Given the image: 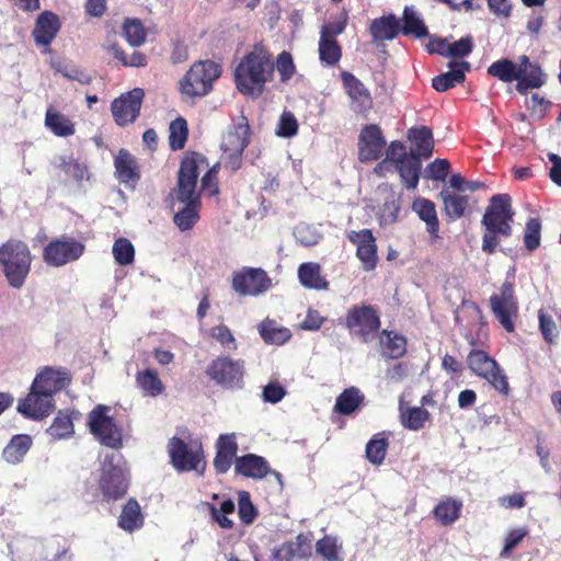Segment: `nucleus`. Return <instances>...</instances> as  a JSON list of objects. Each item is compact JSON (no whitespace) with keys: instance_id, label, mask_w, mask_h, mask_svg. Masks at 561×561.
<instances>
[{"instance_id":"1","label":"nucleus","mask_w":561,"mask_h":561,"mask_svg":"<svg viewBox=\"0 0 561 561\" xmlns=\"http://www.w3.org/2000/svg\"><path fill=\"white\" fill-rule=\"evenodd\" d=\"M207 165L206 158L195 152L186 156L181 162L176 186L170 195L174 209L173 221L182 231L191 229L199 219L202 202L197 179L201 168Z\"/></svg>"},{"instance_id":"2","label":"nucleus","mask_w":561,"mask_h":561,"mask_svg":"<svg viewBox=\"0 0 561 561\" xmlns=\"http://www.w3.org/2000/svg\"><path fill=\"white\" fill-rule=\"evenodd\" d=\"M273 73L272 55L263 46L256 45L241 59L234 70L237 89L244 95L257 98L263 93Z\"/></svg>"},{"instance_id":"3","label":"nucleus","mask_w":561,"mask_h":561,"mask_svg":"<svg viewBox=\"0 0 561 561\" xmlns=\"http://www.w3.org/2000/svg\"><path fill=\"white\" fill-rule=\"evenodd\" d=\"M514 215L508 194L493 195L481 220L484 227L482 245H497L503 238L510 237Z\"/></svg>"},{"instance_id":"4","label":"nucleus","mask_w":561,"mask_h":561,"mask_svg":"<svg viewBox=\"0 0 561 561\" xmlns=\"http://www.w3.org/2000/svg\"><path fill=\"white\" fill-rule=\"evenodd\" d=\"M251 128L244 115L239 116L222 136L220 148L222 150L224 165L237 171L242 164V153L250 142Z\"/></svg>"},{"instance_id":"5","label":"nucleus","mask_w":561,"mask_h":561,"mask_svg":"<svg viewBox=\"0 0 561 561\" xmlns=\"http://www.w3.org/2000/svg\"><path fill=\"white\" fill-rule=\"evenodd\" d=\"M221 76V66L213 60L196 61L180 81L182 94L188 98L207 95Z\"/></svg>"},{"instance_id":"6","label":"nucleus","mask_w":561,"mask_h":561,"mask_svg":"<svg viewBox=\"0 0 561 561\" xmlns=\"http://www.w3.org/2000/svg\"><path fill=\"white\" fill-rule=\"evenodd\" d=\"M471 371L485 379L496 391L507 396L510 386L507 377L497 362L481 348H471L467 357Z\"/></svg>"},{"instance_id":"7","label":"nucleus","mask_w":561,"mask_h":561,"mask_svg":"<svg viewBox=\"0 0 561 561\" xmlns=\"http://www.w3.org/2000/svg\"><path fill=\"white\" fill-rule=\"evenodd\" d=\"M456 322L463 330L462 335L472 348L484 346L489 340V328L482 309L476 302L463 304Z\"/></svg>"},{"instance_id":"8","label":"nucleus","mask_w":561,"mask_h":561,"mask_svg":"<svg viewBox=\"0 0 561 561\" xmlns=\"http://www.w3.org/2000/svg\"><path fill=\"white\" fill-rule=\"evenodd\" d=\"M205 374L224 389L241 388L245 374L244 360L218 356L208 364Z\"/></svg>"},{"instance_id":"9","label":"nucleus","mask_w":561,"mask_h":561,"mask_svg":"<svg viewBox=\"0 0 561 561\" xmlns=\"http://www.w3.org/2000/svg\"><path fill=\"white\" fill-rule=\"evenodd\" d=\"M381 325L378 309L371 305L353 306L346 314L345 327L363 343L370 342Z\"/></svg>"},{"instance_id":"10","label":"nucleus","mask_w":561,"mask_h":561,"mask_svg":"<svg viewBox=\"0 0 561 561\" xmlns=\"http://www.w3.org/2000/svg\"><path fill=\"white\" fill-rule=\"evenodd\" d=\"M170 462L178 472L204 473L206 461L202 445L190 447L182 438L173 436L168 443Z\"/></svg>"},{"instance_id":"11","label":"nucleus","mask_w":561,"mask_h":561,"mask_svg":"<svg viewBox=\"0 0 561 561\" xmlns=\"http://www.w3.org/2000/svg\"><path fill=\"white\" fill-rule=\"evenodd\" d=\"M108 412L110 407L99 404L89 413L90 432L102 445L118 449L123 446L122 431Z\"/></svg>"},{"instance_id":"12","label":"nucleus","mask_w":561,"mask_h":561,"mask_svg":"<svg viewBox=\"0 0 561 561\" xmlns=\"http://www.w3.org/2000/svg\"><path fill=\"white\" fill-rule=\"evenodd\" d=\"M129 482L125 470L114 465V455L106 456L101 467L99 480V490L102 493L103 500L110 502L124 497Z\"/></svg>"},{"instance_id":"13","label":"nucleus","mask_w":561,"mask_h":561,"mask_svg":"<svg viewBox=\"0 0 561 561\" xmlns=\"http://www.w3.org/2000/svg\"><path fill=\"white\" fill-rule=\"evenodd\" d=\"M0 264L10 286L21 288L30 272L31 254L27 248H0Z\"/></svg>"},{"instance_id":"14","label":"nucleus","mask_w":561,"mask_h":561,"mask_svg":"<svg viewBox=\"0 0 561 561\" xmlns=\"http://www.w3.org/2000/svg\"><path fill=\"white\" fill-rule=\"evenodd\" d=\"M490 308L496 320L508 333L515 331L514 319L518 316V301L512 283L504 282L500 291L490 297Z\"/></svg>"},{"instance_id":"15","label":"nucleus","mask_w":561,"mask_h":561,"mask_svg":"<svg viewBox=\"0 0 561 561\" xmlns=\"http://www.w3.org/2000/svg\"><path fill=\"white\" fill-rule=\"evenodd\" d=\"M145 92L135 88L115 99L111 104V111L117 125L126 126L139 116Z\"/></svg>"},{"instance_id":"16","label":"nucleus","mask_w":561,"mask_h":561,"mask_svg":"<svg viewBox=\"0 0 561 561\" xmlns=\"http://www.w3.org/2000/svg\"><path fill=\"white\" fill-rule=\"evenodd\" d=\"M55 409L54 398L31 386L30 393L19 401L18 411L27 419L39 421Z\"/></svg>"},{"instance_id":"17","label":"nucleus","mask_w":561,"mask_h":561,"mask_svg":"<svg viewBox=\"0 0 561 561\" xmlns=\"http://www.w3.org/2000/svg\"><path fill=\"white\" fill-rule=\"evenodd\" d=\"M271 279L261 268H249L233 276L232 287L242 296H256L266 291Z\"/></svg>"},{"instance_id":"18","label":"nucleus","mask_w":561,"mask_h":561,"mask_svg":"<svg viewBox=\"0 0 561 561\" xmlns=\"http://www.w3.org/2000/svg\"><path fill=\"white\" fill-rule=\"evenodd\" d=\"M386 140L378 125H366L358 137V159L362 162L377 160L381 157Z\"/></svg>"},{"instance_id":"19","label":"nucleus","mask_w":561,"mask_h":561,"mask_svg":"<svg viewBox=\"0 0 561 561\" xmlns=\"http://www.w3.org/2000/svg\"><path fill=\"white\" fill-rule=\"evenodd\" d=\"M518 73L519 77L515 88L523 95H526L530 89L541 88L547 81V76L541 67L531 62L526 55L518 57Z\"/></svg>"},{"instance_id":"20","label":"nucleus","mask_w":561,"mask_h":561,"mask_svg":"<svg viewBox=\"0 0 561 561\" xmlns=\"http://www.w3.org/2000/svg\"><path fill=\"white\" fill-rule=\"evenodd\" d=\"M70 382V377L65 369H54L45 367L36 375L32 386L45 394L54 398V394L61 391Z\"/></svg>"},{"instance_id":"21","label":"nucleus","mask_w":561,"mask_h":561,"mask_svg":"<svg viewBox=\"0 0 561 561\" xmlns=\"http://www.w3.org/2000/svg\"><path fill=\"white\" fill-rule=\"evenodd\" d=\"M238 444L234 434H221L216 443L214 468L218 474H225L236 461Z\"/></svg>"},{"instance_id":"22","label":"nucleus","mask_w":561,"mask_h":561,"mask_svg":"<svg viewBox=\"0 0 561 561\" xmlns=\"http://www.w3.org/2000/svg\"><path fill=\"white\" fill-rule=\"evenodd\" d=\"M60 20L51 11L42 12L35 22L32 35L37 46H49L60 30Z\"/></svg>"},{"instance_id":"23","label":"nucleus","mask_w":561,"mask_h":561,"mask_svg":"<svg viewBox=\"0 0 561 561\" xmlns=\"http://www.w3.org/2000/svg\"><path fill=\"white\" fill-rule=\"evenodd\" d=\"M408 139L411 142L409 154L419 159H430L434 151L435 140L432 129L427 126H413L408 130Z\"/></svg>"},{"instance_id":"24","label":"nucleus","mask_w":561,"mask_h":561,"mask_svg":"<svg viewBox=\"0 0 561 561\" xmlns=\"http://www.w3.org/2000/svg\"><path fill=\"white\" fill-rule=\"evenodd\" d=\"M267 460L255 454H247L236 458L234 472L245 478L261 480L271 472Z\"/></svg>"},{"instance_id":"25","label":"nucleus","mask_w":561,"mask_h":561,"mask_svg":"<svg viewBox=\"0 0 561 561\" xmlns=\"http://www.w3.org/2000/svg\"><path fill=\"white\" fill-rule=\"evenodd\" d=\"M348 96L356 104L357 112H365L373 105L370 92L354 75L347 71L341 73Z\"/></svg>"},{"instance_id":"26","label":"nucleus","mask_w":561,"mask_h":561,"mask_svg":"<svg viewBox=\"0 0 561 561\" xmlns=\"http://www.w3.org/2000/svg\"><path fill=\"white\" fill-rule=\"evenodd\" d=\"M450 70L444 72L439 76H436L432 80L433 88L438 92H445L450 88H454L456 84H459L466 79V71L470 69V64L468 61H450L448 64Z\"/></svg>"},{"instance_id":"27","label":"nucleus","mask_w":561,"mask_h":561,"mask_svg":"<svg viewBox=\"0 0 561 561\" xmlns=\"http://www.w3.org/2000/svg\"><path fill=\"white\" fill-rule=\"evenodd\" d=\"M33 446V438L28 434L13 435L2 450V458L10 465L21 463Z\"/></svg>"},{"instance_id":"28","label":"nucleus","mask_w":561,"mask_h":561,"mask_svg":"<svg viewBox=\"0 0 561 561\" xmlns=\"http://www.w3.org/2000/svg\"><path fill=\"white\" fill-rule=\"evenodd\" d=\"M279 553L285 561L308 560L312 556L311 539L305 534H299L295 540L284 542Z\"/></svg>"},{"instance_id":"29","label":"nucleus","mask_w":561,"mask_h":561,"mask_svg":"<svg viewBox=\"0 0 561 561\" xmlns=\"http://www.w3.org/2000/svg\"><path fill=\"white\" fill-rule=\"evenodd\" d=\"M381 355L391 359H399L407 353V339L389 330H382L379 334Z\"/></svg>"},{"instance_id":"30","label":"nucleus","mask_w":561,"mask_h":561,"mask_svg":"<svg viewBox=\"0 0 561 561\" xmlns=\"http://www.w3.org/2000/svg\"><path fill=\"white\" fill-rule=\"evenodd\" d=\"M400 178L408 190H415L420 181V174L422 169L421 159L414 154H408L403 158H398L396 164Z\"/></svg>"},{"instance_id":"31","label":"nucleus","mask_w":561,"mask_h":561,"mask_svg":"<svg viewBox=\"0 0 561 561\" xmlns=\"http://www.w3.org/2000/svg\"><path fill=\"white\" fill-rule=\"evenodd\" d=\"M369 32L375 42L392 41L400 33L399 20L394 14L373 20Z\"/></svg>"},{"instance_id":"32","label":"nucleus","mask_w":561,"mask_h":561,"mask_svg":"<svg viewBox=\"0 0 561 561\" xmlns=\"http://www.w3.org/2000/svg\"><path fill=\"white\" fill-rule=\"evenodd\" d=\"M115 174L117 179L125 184H135L139 180L137 162L135 158L126 150L121 149L114 160Z\"/></svg>"},{"instance_id":"33","label":"nucleus","mask_w":561,"mask_h":561,"mask_svg":"<svg viewBox=\"0 0 561 561\" xmlns=\"http://www.w3.org/2000/svg\"><path fill=\"white\" fill-rule=\"evenodd\" d=\"M462 502L451 496L442 499L433 510L436 520L443 526L453 525L459 519Z\"/></svg>"},{"instance_id":"34","label":"nucleus","mask_w":561,"mask_h":561,"mask_svg":"<svg viewBox=\"0 0 561 561\" xmlns=\"http://www.w3.org/2000/svg\"><path fill=\"white\" fill-rule=\"evenodd\" d=\"M298 277L307 288L321 290L329 287V282L321 275L320 265L317 263H302L298 268Z\"/></svg>"},{"instance_id":"35","label":"nucleus","mask_w":561,"mask_h":561,"mask_svg":"<svg viewBox=\"0 0 561 561\" xmlns=\"http://www.w3.org/2000/svg\"><path fill=\"white\" fill-rule=\"evenodd\" d=\"M403 25L400 32L403 35H413L416 38L428 36L427 27L413 5H407L403 10Z\"/></svg>"},{"instance_id":"36","label":"nucleus","mask_w":561,"mask_h":561,"mask_svg":"<svg viewBox=\"0 0 561 561\" xmlns=\"http://www.w3.org/2000/svg\"><path fill=\"white\" fill-rule=\"evenodd\" d=\"M364 399L365 397L359 389L350 387L336 398L334 411L343 415H350L364 403Z\"/></svg>"},{"instance_id":"37","label":"nucleus","mask_w":561,"mask_h":561,"mask_svg":"<svg viewBox=\"0 0 561 561\" xmlns=\"http://www.w3.org/2000/svg\"><path fill=\"white\" fill-rule=\"evenodd\" d=\"M142 524L144 516L141 514L139 503L135 499L128 500L127 503L123 506L118 519V526L126 531H133L140 528Z\"/></svg>"},{"instance_id":"38","label":"nucleus","mask_w":561,"mask_h":561,"mask_svg":"<svg viewBox=\"0 0 561 561\" xmlns=\"http://www.w3.org/2000/svg\"><path fill=\"white\" fill-rule=\"evenodd\" d=\"M412 209L419 215L420 219L426 224V229L432 236L438 232L439 224L433 202L419 197L413 202Z\"/></svg>"},{"instance_id":"39","label":"nucleus","mask_w":561,"mask_h":561,"mask_svg":"<svg viewBox=\"0 0 561 561\" xmlns=\"http://www.w3.org/2000/svg\"><path fill=\"white\" fill-rule=\"evenodd\" d=\"M136 383L146 396L157 397L164 391V385L158 373L150 368L137 373Z\"/></svg>"},{"instance_id":"40","label":"nucleus","mask_w":561,"mask_h":561,"mask_svg":"<svg viewBox=\"0 0 561 561\" xmlns=\"http://www.w3.org/2000/svg\"><path fill=\"white\" fill-rule=\"evenodd\" d=\"M45 125L59 137H67L75 134L73 123L66 115L53 108H48L46 112Z\"/></svg>"},{"instance_id":"41","label":"nucleus","mask_w":561,"mask_h":561,"mask_svg":"<svg viewBox=\"0 0 561 561\" xmlns=\"http://www.w3.org/2000/svg\"><path fill=\"white\" fill-rule=\"evenodd\" d=\"M84 248H44L45 261L54 266H60L79 259Z\"/></svg>"},{"instance_id":"42","label":"nucleus","mask_w":561,"mask_h":561,"mask_svg":"<svg viewBox=\"0 0 561 561\" xmlns=\"http://www.w3.org/2000/svg\"><path fill=\"white\" fill-rule=\"evenodd\" d=\"M260 335L265 343L285 344L291 337V333L287 328L277 327L272 320L263 321L259 327Z\"/></svg>"},{"instance_id":"43","label":"nucleus","mask_w":561,"mask_h":561,"mask_svg":"<svg viewBox=\"0 0 561 561\" xmlns=\"http://www.w3.org/2000/svg\"><path fill=\"white\" fill-rule=\"evenodd\" d=\"M72 414L73 412L68 410L58 411L53 423L48 427L47 433L57 439L71 436L75 432Z\"/></svg>"},{"instance_id":"44","label":"nucleus","mask_w":561,"mask_h":561,"mask_svg":"<svg viewBox=\"0 0 561 561\" xmlns=\"http://www.w3.org/2000/svg\"><path fill=\"white\" fill-rule=\"evenodd\" d=\"M488 73L503 82L517 81L519 77L518 61L514 62L507 58L500 59L488 67Z\"/></svg>"},{"instance_id":"45","label":"nucleus","mask_w":561,"mask_h":561,"mask_svg":"<svg viewBox=\"0 0 561 561\" xmlns=\"http://www.w3.org/2000/svg\"><path fill=\"white\" fill-rule=\"evenodd\" d=\"M318 50L319 59L324 66L333 67L341 60L342 48L336 39L320 36Z\"/></svg>"},{"instance_id":"46","label":"nucleus","mask_w":561,"mask_h":561,"mask_svg":"<svg viewBox=\"0 0 561 561\" xmlns=\"http://www.w3.org/2000/svg\"><path fill=\"white\" fill-rule=\"evenodd\" d=\"M430 412L421 407L408 408L401 412L400 421L404 428L410 431H420L425 426L430 420Z\"/></svg>"},{"instance_id":"47","label":"nucleus","mask_w":561,"mask_h":561,"mask_svg":"<svg viewBox=\"0 0 561 561\" xmlns=\"http://www.w3.org/2000/svg\"><path fill=\"white\" fill-rule=\"evenodd\" d=\"M293 233L300 245H317L322 239L321 225L300 222Z\"/></svg>"},{"instance_id":"48","label":"nucleus","mask_w":561,"mask_h":561,"mask_svg":"<svg viewBox=\"0 0 561 561\" xmlns=\"http://www.w3.org/2000/svg\"><path fill=\"white\" fill-rule=\"evenodd\" d=\"M440 196L444 201L446 215L450 219H458L463 216L468 206V197L449 193L446 190L440 192Z\"/></svg>"},{"instance_id":"49","label":"nucleus","mask_w":561,"mask_h":561,"mask_svg":"<svg viewBox=\"0 0 561 561\" xmlns=\"http://www.w3.org/2000/svg\"><path fill=\"white\" fill-rule=\"evenodd\" d=\"M123 34L133 47L141 46L147 36V31L138 19H126L123 24Z\"/></svg>"},{"instance_id":"50","label":"nucleus","mask_w":561,"mask_h":561,"mask_svg":"<svg viewBox=\"0 0 561 561\" xmlns=\"http://www.w3.org/2000/svg\"><path fill=\"white\" fill-rule=\"evenodd\" d=\"M400 197L394 192H388L379 209L380 225H390L398 218Z\"/></svg>"},{"instance_id":"51","label":"nucleus","mask_w":561,"mask_h":561,"mask_svg":"<svg viewBox=\"0 0 561 561\" xmlns=\"http://www.w3.org/2000/svg\"><path fill=\"white\" fill-rule=\"evenodd\" d=\"M342 545L337 542L335 537L325 535L316 542V552L323 557L327 561H343L340 557Z\"/></svg>"},{"instance_id":"52","label":"nucleus","mask_w":561,"mask_h":561,"mask_svg":"<svg viewBox=\"0 0 561 561\" xmlns=\"http://www.w3.org/2000/svg\"><path fill=\"white\" fill-rule=\"evenodd\" d=\"M389 443L386 437L375 435L366 445V458L375 466L383 462Z\"/></svg>"},{"instance_id":"53","label":"nucleus","mask_w":561,"mask_h":561,"mask_svg":"<svg viewBox=\"0 0 561 561\" xmlns=\"http://www.w3.org/2000/svg\"><path fill=\"white\" fill-rule=\"evenodd\" d=\"M188 135L187 123L183 117L175 118L170 124L169 144L173 150L184 148Z\"/></svg>"},{"instance_id":"54","label":"nucleus","mask_w":561,"mask_h":561,"mask_svg":"<svg viewBox=\"0 0 561 561\" xmlns=\"http://www.w3.org/2000/svg\"><path fill=\"white\" fill-rule=\"evenodd\" d=\"M64 173L80 184L82 181L89 180L90 173L87 164L79 162L73 158H61V163L59 164Z\"/></svg>"},{"instance_id":"55","label":"nucleus","mask_w":561,"mask_h":561,"mask_svg":"<svg viewBox=\"0 0 561 561\" xmlns=\"http://www.w3.org/2000/svg\"><path fill=\"white\" fill-rule=\"evenodd\" d=\"M538 320L539 329L545 342L548 344H554L559 336V330L552 317L540 310L538 312Z\"/></svg>"},{"instance_id":"56","label":"nucleus","mask_w":561,"mask_h":561,"mask_svg":"<svg viewBox=\"0 0 561 561\" xmlns=\"http://www.w3.org/2000/svg\"><path fill=\"white\" fill-rule=\"evenodd\" d=\"M238 505H239L238 514H239L240 520L244 525L252 524L257 516V511L251 501L249 492L242 491L240 493Z\"/></svg>"},{"instance_id":"57","label":"nucleus","mask_w":561,"mask_h":561,"mask_svg":"<svg viewBox=\"0 0 561 561\" xmlns=\"http://www.w3.org/2000/svg\"><path fill=\"white\" fill-rule=\"evenodd\" d=\"M210 336L228 351H236L238 345L231 330L226 324H218L210 329Z\"/></svg>"},{"instance_id":"58","label":"nucleus","mask_w":561,"mask_h":561,"mask_svg":"<svg viewBox=\"0 0 561 561\" xmlns=\"http://www.w3.org/2000/svg\"><path fill=\"white\" fill-rule=\"evenodd\" d=\"M53 67L57 72L61 73L65 78L69 80H76L84 85H88L92 82L91 76L76 66L68 67L64 66L60 62H57Z\"/></svg>"},{"instance_id":"59","label":"nucleus","mask_w":561,"mask_h":561,"mask_svg":"<svg viewBox=\"0 0 561 561\" xmlns=\"http://www.w3.org/2000/svg\"><path fill=\"white\" fill-rule=\"evenodd\" d=\"M298 131V122L290 112H284L278 121L276 135L283 138H290Z\"/></svg>"},{"instance_id":"60","label":"nucleus","mask_w":561,"mask_h":561,"mask_svg":"<svg viewBox=\"0 0 561 561\" xmlns=\"http://www.w3.org/2000/svg\"><path fill=\"white\" fill-rule=\"evenodd\" d=\"M450 170V163L446 159H436L427 164L425 178L434 181H445Z\"/></svg>"},{"instance_id":"61","label":"nucleus","mask_w":561,"mask_h":561,"mask_svg":"<svg viewBox=\"0 0 561 561\" xmlns=\"http://www.w3.org/2000/svg\"><path fill=\"white\" fill-rule=\"evenodd\" d=\"M473 49V39L471 36H465L448 46L446 58H463L471 54Z\"/></svg>"},{"instance_id":"62","label":"nucleus","mask_w":561,"mask_h":561,"mask_svg":"<svg viewBox=\"0 0 561 561\" xmlns=\"http://www.w3.org/2000/svg\"><path fill=\"white\" fill-rule=\"evenodd\" d=\"M276 69L279 72L280 80L283 82H286L289 79H291V77L295 73L296 67L294 65V60L290 53L284 50L277 56Z\"/></svg>"},{"instance_id":"63","label":"nucleus","mask_w":561,"mask_h":561,"mask_svg":"<svg viewBox=\"0 0 561 561\" xmlns=\"http://www.w3.org/2000/svg\"><path fill=\"white\" fill-rule=\"evenodd\" d=\"M541 222L538 218H529L524 231V245H540Z\"/></svg>"},{"instance_id":"64","label":"nucleus","mask_w":561,"mask_h":561,"mask_svg":"<svg viewBox=\"0 0 561 561\" xmlns=\"http://www.w3.org/2000/svg\"><path fill=\"white\" fill-rule=\"evenodd\" d=\"M217 169L218 164H215L203 175L201 181V194H207L208 196L217 195L219 192L218 181H217Z\"/></svg>"}]
</instances>
